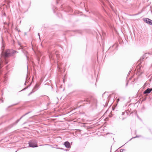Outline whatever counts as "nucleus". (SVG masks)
Masks as SVG:
<instances>
[{
  "label": "nucleus",
  "mask_w": 152,
  "mask_h": 152,
  "mask_svg": "<svg viewBox=\"0 0 152 152\" xmlns=\"http://www.w3.org/2000/svg\"><path fill=\"white\" fill-rule=\"evenodd\" d=\"M81 102L89 103L90 104V107L92 110L95 109L97 106V99L93 97H91L83 100L81 101Z\"/></svg>",
  "instance_id": "nucleus-1"
},
{
  "label": "nucleus",
  "mask_w": 152,
  "mask_h": 152,
  "mask_svg": "<svg viewBox=\"0 0 152 152\" xmlns=\"http://www.w3.org/2000/svg\"><path fill=\"white\" fill-rule=\"evenodd\" d=\"M30 113V112H28L27 113H26L25 114L23 115L19 119L17 120L15 122L13 123L12 124L10 125L8 127L9 128H11L14 126H15L18 123L19 121L24 116H25L26 115L28 114L29 113Z\"/></svg>",
  "instance_id": "nucleus-2"
},
{
  "label": "nucleus",
  "mask_w": 152,
  "mask_h": 152,
  "mask_svg": "<svg viewBox=\"0 0 152 152\" xmlns=\"http://www.w3.org/2000/svg\"><path fill=\"white\" fill-rule=\"evenodd\" d=\"M37 143L35 140H31L29 142L28 144L30 147L34 148L38 146Z\"/></svg>",
  "instance_id": "nucleus-3"
},
{
  "label": "nucleus",
  "mask_w": 152,
  "mask_h": 152,
  "mask_svg": "<svg viewBox=\"0 0 152 152\" xmlns=\"http://www.w3.org/2000/svg\"><path fill=\"white\" fill-rule=\"evenodd\" d=\"M144 21L149 24L152 26V20L147 18H145L144 19Z\"/></svg>",
  "instance_id": "nucleus-4"
},
{
  "label": "nucleus",
  "mask_w": 152,
  "mask_h": 152,
  "mask_svg": "<svg viewBox=\"0 0 152 152\" xmlns=\"http://www.w3.org/2000/svg\"><path fill=\"white\" fill-rule=\"evenodd\" d=\"M63 145L65 146L66 148H70L71 147V146L69 142L68 141L64 142Z\"/></svg>",
  "instance_id": "nucleus-5"
},
{
  "label": "nucleus",
  "mask_w": 152,
  "mask_h": 152,
  "mask_svg": "<svg viewBox=\"0 0 152 152\" xmlns=\"http://www.w3.org/2000/svg\"><path fill=\"white\" fill-rule=\"evenodd\" d=\"M55 56H56V57L57 58V59L58 60H59L60 58V56L59 54V52L58 51H55Z\"/></svg>",
  "instance_id": "nucleus-6"
},
{
  "label": "nucleus",
  "mask_w": 152,
  "mask_h": 152,
  "mask_svg": "<svg viewBox=\"0 0 152 152\" xmlns=\"http://www.w3.org/2000/svg\"><path fill=\"white\" fill-rule=\"evenodd\" d=\"M152 91V88H148L143 92V93L145 94H148Z\"/></svg>",
  "instance_id": "nucleus-7"
},
{
  "label": "nucleus",
  "mask_w": 152,
  "mask_h": 152,
  "mask_svg": "<svg viewBox=\"0 0 152 152\" xmlns=\"http://www.w3.org/2000/svg\"><path fill=\"white\" fill-rule=\"evenodd\" d=\"M117 44H114L112 46H111L110 47V48L109 49V50H112V49L113 48H114L113 50H114L115 49H116L117 48Z\"/></svg>",
  "instance_id": "nucleus-8"
},
{
  "label": "nucleus",
  "mask_w": 152,
  "mask_h": 152,
  "mask_svg": "<svg viewBox=\"0 0 152 152\" xmlns=\"http://www.w3.org/2000/svg\"><path fill=\"white\" fill-rule=\"evenodd\" d=\"M39 86V85L37 83H36L34 86L33 90L34 91V92L36 91L38 89V87Z\"/></svg>",
  "instance_id": "nucleus-9"
},
{
  "label": "nucleus",
  "mask_w": 152,
  "mask_h": 152,
  "mask_svg": "<svg viewBox=\"0 0 152 152\" xmlns=\"http://www.w3.org/2000/svg\"><path fill=\"white\" fill-rule=\"evenodd\" d=\"M29 79H30V78L28 77V74H27V75H26V81H25V83L24 84V85H26V83H28V80Z\"/></svg>",
  "instance_id": "nucleus-10"
},
{
  "label": "nucleus",
  "mask_w": 152,
  "mask_h": 152,
  "mask_svg": "<svg viewBox=\"0 0 152 152\" xmlns=\"http://www.w3.org/2000/svg\"><path fill=\"white\" fill-rule=\"evenodd\" d=\"M125 99V98L123 97H120V98H118L116 100V101L117 102H118L119 101H122L124 100Z\"/></svg>",
  "instance_id": "nucleus-11"
},
{
  "label": "nucleus",
  "mask_w": 152,
  "mask_h": 152,
  "mask_svg": "<svg viewBox=\"0 0 152 152\" xmlns=\"http://www.w3.org/2000/svg\"><path fill=\"white\" fill-rule=\"evenodd\" d=\"M23 53L25 55V56L26 57L27 59L28 60V56H27L28 52L25 50H24L23 51Z\"/></svg>",
  "instance_id": "nucleus-12"
},
{
  "label": "nucleus",
  "mask_w": 152,
  "mask_h": 152,
  "mask_svg": "<svg viewBox=\"0 0 152 152\" xmlns=\"http://www.w3.org/2000/svg\"><path fill=\"white\" fill-rule=\"evenodd\" d=\"M54 56L53 55V53H50V54H49V57L50 59H53V57Z\"/></svg>",
  "instance_id": "nucleus-13"
},
{
  "label": "nucleus",
  "mask_w": 152,
  "mask_h": 152,
  "mask_svg": "<svg viewBox=\"0 0 152 152\" xmlns=\"http://www.w3.org/2000/svg\"><path fill=\"white\" fill-rule=\"evenodd\" d=\"M56 148V149H58L62 150H63L64 151H68L69 150H68V149H64V148Z\"/></svg>",
  "instance_id": "nucleus-14"
},
{
  "label": "nucleus",
  "mask_w": 152,
  "mask_h": 152,
  "mask_svg": "<svg viewBox=\"0 0 152 152\" xmlns=\"http://www.w3.org/2000/svg\"><path fill=\"white\" fill-rule=\"evenodd\" d=\"M107 99L106 101L105 104L104 105V104H103V105H104V106H107V104H108V98L109 97V96H107Z\"/></svg>",
  "instance_id": "nucleus-15"
},
{
  "label": "nucleus",
  "mask_w": 152,
  "mask_h": 152,
  "mask_svg": "<svg viewBox=\"0 0 152 152\" xmlns=\"http://www.w3.org/2000/svg\"><path fill=\"white\" fill-rule=\"evenodd\" d=\"M125 111H127L129 113L130 115L132 113V111L131 110V109H130V110L128 109L127 110H126Z\"/></svg>",
  "instance_id": "nucleus-16"
},
{
  "label": "nucleus",
  "mask_w": 152,
  "mask_h": 152,
  "mask_svg": "<svg viewBox=\"0 0 152 152\" xmlns=\"http://www.w3.org/2000/svg\"><path fill=\"white\" fill-rule=\"evenodd\" d=\"M125 116H126V117L129 115H130V114L127 111H125Z\"/></svg>",
  "instance_id": "nucleus-17"
},
{
  "label": "nucleus",
  "mask_w": 152,
  "mask_h": 152,
  "mask_svg": "<svg viewBox=\"0 0 152 152\" xmlns=\"http://www.w3.org/2000/svg\"><path fill=\"white\" fill-rule=\"evenodd\" d=\"M31 83L27 87H25L23 89L21 90V91H23L25 90L26 89H27L29 87L31 86Z\"/></svg>",
  "instance_id": "nucleus-18"
},
{
  "label": "nucleus",
  "mask_w": 152,
  "mask_h": 152,
  "mask_svg": "<svg viewBox=\"0 0 152 152\" xmlns=\"http://www.w3.org/2000/svg\"><path fill=\"white\" fill-rule=\"evenodd\" d=\"M34 91L33 90H32V91H31V92H30L29 94L28 95V96H29L30 95H31V94H32L33 93H34Z\"/></svg>",
  "instance_id": "nucleus-19"
},
{
  "label": "nucleus",
  "mask_w": 152,
  "mask_h": 152,
  "mask_svg": "<svg viewBox=\"0 0 152 152\" xmlns=\"http://www.w3.org/2000/svg\"><path fill=\"white\" fill-rule=\"evenodd\" d=\"M140 136H139V135H137L136 136H135V137H133L132 138H131L129 140H131L132 138H136L137 137H140Z\"/></svg>",
  "instance_id": "nucleus-20"
},
{
  "label": "nucleus",
  "mask_w": 152,
  "mask_h": 152,
  "mask_svg": "<svg viewBox=\"0 0 152 152\" xmlns=\"http://www.w3.org/2000/svg\"><path fill=\"white\" fill-rule=\"evenodd\" d=\"M2 16H5V17L7 16L6 14L4 12H2Z\"/></svg>",
  "instance_id": "nucleus-21"
},
{
  "label": "nucleus",
  "mask_w": 152,
  "mask_h": 152,
  "mask_svg": "<svg viewBox=\"0 0 152 152\" xmlns=\"http://www.w3.org/2000/svg\"><path fill=\"white\" fill-rule=\"evenodd\" d=\"M53 11L54 13L56 12H55V9H56V7H54V8L53 7Z\"/></svg>",
  "instance_id": "nucleus-22"
},
{
  "label": "nucleus",
  "mask_w": 152,
  "mask_h": 152,
  "mask_svg": "<svg viewBox=\"0 0 152 152\" xmlns=\"http://www.w3.org/2000/svg\"><path fill=\"white\" fill-rule=\"evenodd\" d=\"M125 112H123L122 113V115H125Z\"/></svg>",
  "instance_id": "nucleus-23"
},
{
  "label": "nucleus",
  "mask_w": 152,
  "mask_h": 152,
  "mask_svg": "<svg viewBox=\"0 0 152 152\" xmlns=\"http://www.w3.org/2000/svg\"><path fill=\"white\" fill-rule=\"evenodd\" d=\"M4 24H5V25H8V26H9V24L8 23H7L6 22H4Z\"/></svg>",
  "instance_id": "nucleus-24"
},
{
  "label": "nucleus",
  "mask_w": 152,
  "mask_h": 152,
  "mask_svg": "<svg viewBox=\"0 0 152 152\" xmlns=\"http://www.w3.org/2000/svg\"><path fill=\"white\" fill-rule=\"evenodd\" d=\"M56 0V3L57 4H58L59 2V1L60 0Z\"/></svg>",
  "instance_id": "nucleus-25"
},
{
  "label": "nucleus",
  "mask_w": 152,
  "mask_h": 152,
  "mask_svg": "<svg viewBox=\"0 0 152 152\" xmlns=\"http://www.w3.org/2000/svg\"><path fill=\"white\" fill-rule=\"evenodd\" d=\"M126 118V117H122V120H124Z\"/></svg>",
  "instance_id": "nucleus-26"
},
{
  "label": "nucleus",
  "mask_w": 152,
  "mask_h": 152,
  "mask_svg": "<svg viewBox=\"0 0 152 152\" xmlns=\"http://www.w3.org/2000/svg\"><path fill=\"white\" fill-rule=\"evenodd\" d=\"M123 150H124V149H121L120 150V152H123Z\"/></svg>",
  "instance_id": "nucleus-27"
},
{
  "label": "nucleus",
  "mask_w": 152,
  "mask_h": 152,
  "mask_svg": "<svg viewBox=\"0 0 152 152\" xmlns=\"http://www.w3.org/2000/svg\"><path fill=\"white\" fill-rule=\"evenodd\" d=\"M10 1H8V2H7V4L8 5H9L10 4Z\"/></svg>",
  "instance_id": "nucleus-28"
},
{
  "label": "nucleus",
  "mask_w": 152,
  "mask_h": 152,
  "mask_svg": "<svg viewBox=\"0 0 152 152\" xmlns=\"http://www.w3.org/2000/svg\"><path fill=\"white\" fill-rule=\"evenodd\" d=\"M58 68L59 69H60V67L59 66V64H58Z\"/></svg>",
  "instance_id": "nucleus-29"
},
{
  "label": "nucleus",
  "mask_w": 152,
  "mask_h": 152,
  "mask_svg": "<svg viewBox=\"0 0 152 152\" xmlns=\"http://www.w3.org/2000/svg\"><path fill=\"white\" fill-rule=\"evenodd\" d=\"M128 82H127L126 83V87L127 86V85H128Z\"/></svg>",
  "instance_id": "nucleus-30"
},
{
  "label": "nucleus",
  "mask_w": 152,
  "mask_h": 152,
  "mask_svg": "<svg viewBox=\"0 0 152 152\" xmlns=\"http://www.w3.org/2000/svg\"><path fill=\"white\" fill-rule=\"evenodd\" d=\"M56 146L57 147H54V148H60L59 147H57V146H58V145H56Z\"/></svg>",
  "instance_id": "nucleus-31"
},
{
  "label": "nucleus",
  "mask_w": 152,
  "mask_h": 152,
  "mask_svg": "<svg viewBox=\"0 0 152 152\" xmlns=\"http://www.w3.org/2000/svg\"><path fill=\"white\" fill-rule=\"evenodd\" d=\"M38 35L39 36V39H40V35H39V33H38Z\"/></svg>",
  "instance_id": "nucleus-32"
},
{
  "label": "nucleus",
  "mask_w": 152,
  "mask_h": 152,
  "mask_svg": "<svg viewBox=\"0 0 152 152\" xmlns=\"http://www.w3.org/2000/svg\"><path fill=\"white\" fill-rule=\"evenodd\" d=\"M7 73H6L5 74V76H4V77H6V75H7Z\"/></svg>",
  "instance_id": "nucleus-33"
},
{
  "label": "nucleus",
  "mask_w": 152,
  "mask_h": 152,
  "mask_svg": "<svg viewBox=\"0 0 152 152\" xmlns=\"http://www.w3.org/2000/svg\"><path fill=\"white\" fill-rule=\"evenodd\" d=\"M111 9L113 10V7L112 6H111Z\"/></svg>",
  "instance_id": "nucleus-34"
},
{
  "label": "nucleus",
  "mask_w": 152,
  "mask_h": 152,
  "mask_svg": "<svg viewBox=\"0 0 152 152\" xmlns=\"http://www.w3.org/2000/svg\"><path fill=\"white\" fill-rule=\"evenodd\" d=\"M146 83H145L144 85V86H146Z\"/></svg>",
  "instance_id": "nucleus-35"
},
{
  "label": "nucleus",
  "mask_w": 152,
  "mask_h": 152,
  "mask_svg": "<svg viewBox=\"0 0 152 152\" xmlns=\"http://www.w3.org/2000/svg\"><path fill=\"white\" fill-rule=\"evenodd\" d=\"M28 65L27 66V70L28 69Z\"/></svg>",
  "instance_id": "nucleus-36"
},
{
  "label": "nucleus",
  "mask_w": 152,
  "mask_h": 152,
  "mask_svg": "<svg viewBox=\"0 0 152 152\" xmlns=\"http://www.w3.org/2000/svg\"><path fill=\"white\" fill-rule=\"evenodd\" d=\"M17 104H13V105H12H12H16Z\"/></svg>",
  "instance_id": "nucleus-37"
},
{
  "label": "nucleus",
  "mask_w": 152,
  "mask_h": 152,
  "mask_svg": "<svg viewBox=\"0 0 152 152\" xmlns=\"http://www.w3.org/2000/svg\"><path fill=\"white\" fill-rule=\"evenodd\" d=\"M11 106H9L8 107H10Z\"/></svg>",
  "instance_id": "nucleus-38"
},
{
  "label": "nucleus",
  "mask_w": 152,
  "mask_h": 152,
  "mask_svg": "<svg viewBox=\"0 0 152 152\" xmlns=\"http://www.w3.org/2000/svg\"><path fill=\"white\" fill-rule=\"evenodd\" d=\"M25 34H26V32H25Z\"/></svg>",
  "instance_id": "nucleus-39"
},
{
  "label": "nucleus",
  "mask_w": 152,
  "mask_h": 152,
  "mask_svg": "<svg viewBox=\"0 0 152 152\" xmlns=\"http://www.w3.org/2000/svg\"><path fill=\"white\" fill-rule=\"evenodd\" d=\"M19 45H20V43H19Z\"/></svg>",
  "instance_id": "nucleus-40"
},
{
  "label": "nucleus",
  "mask_w": 152,
  "mask_h": 152,
  "mask_svg": "<svg viewBox=\"0 0 152 152\" xmlns=\"http://www.w3.org/2000/svg\"><path fill=\"white\" fill-rule=\"evenodd\" d=\"M7 67H6V69H7Z\"/></svg>",
  "instance_id": "nucleus-41"
},
{
  "label": "nucleus",
  "mask_w": 152,
  "mask_h": 152,
  "mask_svg": "<svg viewBox=\"0 0 152 152\" xmlns=\"http://www.w3.org/2000/svg\"><path fill=\"white\" fill-rule=\"evenodd\" d=\"M45 145H47V144H45Z\"/></svg>",
  "instance_id": "nucleus-42"
},
{
  "label": "nucleus",
  "mask_w": 152,
  "mask_h": 152,
  "mask_svg": "<svg viewBox=\"0 0 152 152\" xmlns=\"http://www.w3.org/2000/svg\"><path fill=\"white\" fill-rule=\"evenodd\" d=\"M115 152H117L116 151H115Z\"/></svg>",
  "instance_id": "nucleus-43"
},
{
  "label": "nucleus",
  "mask_w": 152,
  "mask_h": 152,
  "mask_svg": "<svg viewBox=\"0 0 152 152\" xmlns=\"http://www.w3.org/2000/svg\"><path fill=\"white\" fill-rule=\"evenodd\" d=\"M17 151H16L15 152H16Z\"/></svg>",
  "instance_id": "nucleus-44"
}]
</instances>
